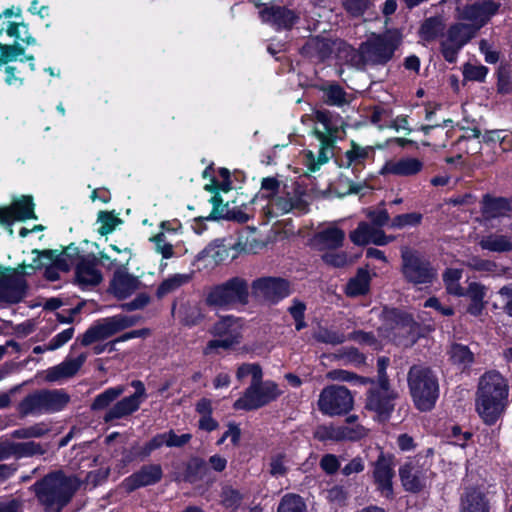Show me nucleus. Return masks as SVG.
Wrapping results in <instances>:
<instances>
[{
	"mask_svg": "<svg viewBox=\"0 0 512 512\" xmlns=\"http://www.w3.org/2000/svg\"><path fill=\"white\" fill-rule=\"evenodd\" d=\"M81 484L76 475L56 470L36 481L30 489L46 512H61L72 501Z\"/></svg>",
	"mask_w": 512,
	"mask_h": 512,
	"instance_id": "1",
	"label": "nucleus"
},
{
	"mask_svg": "<svg viewBox=\"0 0 512 512\" xmlns=\"http://www.w3.org/2000/svg\"><path fill=\"white\" fill-rule=\"evenodd\" d=\"M508 397L506 379L497 371L486 372L479 380L476 410L487 425H493L505 410Z\"/></svg>",
	"mask_w": 512,
	"mask_h": 512,
	"instance_id": "2",
	"label": "nucleus"
},
{
	"mask_svg": "<svg viewBox=\"0 0 512 512\" xmlns=\"http://www.w3.org/2000/svg\"><path fill=\"white\" fill-rule=\"evenodd\" d=\"M407 382L416 408L423 412L432 410L439 397V383L434 371L424 365H413L408 371Z\"/></svg>",
	"mask_w": 512,
	"mask_h": 512,
	"instance_id": "3",
	"label": "nucleus"
},
{
	"mask_svg": "<svg viewBox=\"0 0 512 512\" xmlns=\"http://www.w3.org/2000/svg\"><path fill=\"white\" fill-rule=\"evenodd\" d=\"M402 43V35L398 30H388L383 34H372L361 43L364 70L370 66H384L394 56Z\"/></svg>",
	"mask_w": 512,
	"mask_h": 512,
	"instance_id": "4",
	"label": "nucleus"
},
{
	"mask_svg": "<svg viewBox=\"0 0 512 512\" xmlns=\"http://www.w3.org/2000/svg\"><path fill=\"white\" fill-rule=\"evenodd\" d=\"M248 302L249 284L246 279L239 276L211 286L205 296L207 306L221 309L245 306Z\"/></svg>",
	"mask_w": 512,
	"mask_h": 512,
	"instance_id": "5",
	"label": "nucleus"
},
{
	"mask_svg": "<svg viewBox=\"0 0 512 512\" xmlns=\"http://www.w3.org/2000/svg\"><path fill=\"white\" fill-rule=\"evenodd\" d=\"M383 320L387 336L398 346H413L421 335V327L413 316L397 308L384 309Z\"/></svg>",
	"mask_w": 512,
	"mask_h": 512,
	"instance_id": "6",
	"label": "nucleus"
},
{
	"mask_svg": "<svg viewBox=\"0 0 512 512\" xmlns=\"http://www.w3.org/2000/svg\"><path fill=\"white\" fill-rule=\"evenodd\" d=\"M401 273L414 286H430L438 277L436 267L421 252L407 246L401 248Z\"/></svg>",
	"mask_w": 512,
	"mask_h": 512,
	"instance_id": "7",
	"label": "nucleus"
},
{
	"mask_svg": "<svg viewBox=\"0 0 512 512\" xmlns=\"http://www.w3.org/2000/svg\"><path fill=\"white\" fill-rule=\"evenodd\" d=\"M315 119L317 122L323 125V130L315 129L314 133L317 139L321 143V147L319 149L317 161H315L314 155L312 152L308 153V168L311 171H316L319 167L326 163L329 158L332 156V148L338 138L339 133V124L337 121H334L333 115L328 110H318L315 113Z\"/></svg>",
	"mask_w": 512,
	"mask_h": 512,
	"instance_id": "8",
	"label": "nucleus"
},
{
	"mask_svg": "<svg viewBox=\"0 0 512 512\" xmlns=\"http://www.w3.org/2000/svg\"><path fill=\"white\" fill-rule=\"evenodd\" d=\"M281 394L282 391L275 382L263 381L262 378H259V380L251 381L243 396L234 402L233 407L236 410H257L275 401Z\"/></svg>",
	"mask_w": 512,
	"mask_h": 512,
	"instance_id": "9",
	"label": "nucleus"
},
{
	"mask_svg": "<svg viewBox=\"0 0 512 512\" xmlns=\"http://www.w3.org/2000/svg\"><path fill=\"white\" fill-rule=\"evenodd\" d=\"M319 411L327 416L348 414L354 406L350 390L342 385H329L322 389L317 402Z\"/></svg>",
	"mask_w": 512,
	"mask_h": 512,
	"instance_id": "10",
	"label": "nucleus"
},
{
	"mask_svg": "<svg viewBox=\"0 0 512 512\" xmlns=\"http://www.w3.org/2000/svg\"><path fill=\"white\" fill-rule=\"evenodd\" d=\"M366 392L365 409L374 412L378 421H387L395 408L399 393L391 385L370 384Z\"/></svg>",
	"mask_w": 512,
	"mask_h": 512,
	"instance_id": "11",
	"label": "nucleus"
},
{
	"mask_svg": "<svg viewBox=\"0 0 512 512\" xmlns=\"http://www.w3.org/2000/svg\"><path fill=\"white\" fill-rule=\"evenodd\" d=\"M252 295L269 305H276L292 294L290 281L282 277L263 276L252 281Z\"/></svg>",
	"mask_w": 512,
	"mask_h": 512,
	"instance_id": "12",
	"label": "nucleus"
},
{
	"mask_svg": "<svg viewBox=\"0 0 512 512\" xmlns=\"http://www.w3.org/2000/svg\"><path fill=\"white\" fill-rule=\"evenodd\" d=\"M304 196V192L298 188L289 191L284 186L278 194L268 201L266 206L267 213L271 217L287 214L291 211H297L301 214L307 213L308 202Z\"/></svg>",
	"mask_w": 512,
	"mask_h": 512,
	"instance_id": "13",
	"label": "nucleus"
},
{
	"mask_svg": "<svg viewBox=\"0 0 512 512\" xmlns=\"http://www.w3.org/2000/svg\"><path fill=\"white\" fill-rule=\"evenodd\" d=\"M477 32V26L456 23L447 31L446 38L441 42V53L449 63H454L461 48L469 42Z\"/></svg>",
	"mask_w": 512,
	"mask_h": 512,
	"instance_id": "14",
	"label": "nucleus"
},
{
	"mask_svg": "<svg viewBox=\"0 0 512 512\" xmlns=\"http://www.w3.org/2000/svg\"><path fill=\"white\" fill-rule=\"evenodd\" d=\"M376 451L378 456L373 462V480L376 490L386 499H393L394 458L390 454H385L380 448H376Z\"/></svg>",
	"mask_w": 512,
	"mask_h": 512,
	"instance_id": "15",
	"label": "nucleus"
},
{
	"mask_svg": "<svg viewBox=\"0 0 512 512\" xmlns=\"http://www.w3.org/2000/svg\"><path fill=\"white\" fill-rule=\"evenodd\" d=\"M5 31L10 37L15 38V42L13 45L0 43V68L24 54L25 50L19 44V41L26 45H33L36 42L35 38L29 34L28 27L24 23L9 22Z\"/></svg>",
	"mask_w": 512,
	"mask_h": 512,
	"instance_id": "16",
	"label": "nucleus"
},
{
	"mask_svg": "<svg viewBox=\"0 0 512 512\" xmlns=\"http://www.w3.org/2000/svg\"><path fill=\"white\" fill-rule=\"evenodd\" d=\"M128 254L125 262L115 270L109 284V292L118 300H124L135 293L141 286V281L137 276L130 274L127 265L131 258L129 249L124 250Z\"/></svg>",
	"mask_w": 512,
	"mask_h": 512,
	"instance_id": "17",
	"label": "nucleus"
},
{
	"mask_svg": "<svg viewBox=\"0 0 512 512\" xmlns=\"http://www.w3.org/2000/svg\"><path fill=\"white\" fill-rule=\"evenodd\" d=\"M314 438L321 442L359 440L367 435V430L359 424L354 426H335L333 424L318 425L314 430Z\"/></svg>",
	"mask_w": 512,
	"mask_h": 512,
	"instance_id": "18",
	"label": "nucleus"
},
{
	"mask_svg": "<svg viewBox=\"0 0 512 512\" xmlns=\"http://www.w3.org/2000/svg\"><path fill=\"white\" fill-rule=\"evenodd\" d=\"M335 42L327 37L313 36L307 39L300 53L312 62L323 63L335 52Z\"/></svg>",
	"mask_w": 512,
	"mask_h": 512,
	"instance_id": "19",
	"label": "nucleus"
},
{
	"mask_svg": "<svg viewBox=\"0 0 512 512\" xmlns=\"http://www.w3.org/2000/svg\"><path fill=\"white\" fill-rule=\"evenodd\" d=\"M163 477V470L159 464L143 465L138 471L125 478L123 487L127 492H133L139 488L155 485Z\"/></svg>",
	"mask_w": 512,
	"mask_h": 512,
	"instance_id": "20",
	"label": "nucleus"
},
{
	"mask_svg": "<svg viewBox=\"0 0 512 512\" xmlns=\"http://www.w3.org/2000/svg\"><path fill=\"white\" fill-rule=\"evenodd\" d=\"M512 204L508 198L493 196L486 193L480 201V213L485 223L491 224L493 220L509 216Z\"/></svg>",
	"mask_w": 512,
	"mask_h": 512,
	"instance_id": "21",
	"label": "nucleus"
},
{
	"mask_svg": "<svg viewBox=\"0 0 512 512\" xmlns=\"http://www.w3.org/2000/svg\"><path fill=\"white\" fill-rule=\"evenodd\" d=\"M399 476L404 489L411 493H419L427 486V471L418 463L409 461L399 469Z\"/></svg>",
	"mask_w": 512,
	"mask_h": 512,
	"instance_id": "22",
	"label": "nucleus"
},
{
	"mask_svg": "<svg viewBox=\"0 0 512 512\" xmlns=\"http://www.w3.org/2000/svg\"><path fill=\"white\" fill-rule=\"evenodd\" d=\"M75 277L82 287L96 286L102 282L103 276L98 269L95 254H88L79 259L75 267Z\"/></svg>",
	"mask_w": 512,
	"mask_h": 512,
	"instance_id": "23",
	"label": "nucleus"
},
{
	"mask_svg": "<svg viewBox=\"0 0 512 512\" xmlns=\"http://www.w3.org/2000/svg\"><path fill=\"white\" fill-rule=\"evenodd\" d=\"M350 239L355 245L373 243L383 246L394 240V236L385 235L384 231L367 222H360L357 228L350 233Z\"/></svg>",
	"mask_w": 512,
	"mask_h": 512,
	"instance_id": "24",
	"label": "nucleus"
},
{
	"mask_svg": "<svg viewBox=\"0 0 512 512\" xmlns=\"http://www.w3.org/2000/svg\"><path fill=\"white\" fill-rule=\"evenodd\" d=\"M263 22L269 23L276 29H291L300 19L299 15L283 6L265 7L260 11Z\"/></svg>",
	"mask_w": 512,
	"mask_h": 512,
	"instance_id": "25",
	"label": "nucleus"
},
{
	"mask_svg": "<svg viewBox=\"0 0 512 512\" xmlns=\"http://www.w3.org/2000/svg\"><path fill=\"white\" fill-rule=\"evenodd\" d=\"M496 12L497 5L487 0H479L464 6L460 12V18L470 21L469 25L477 26L479 30Z\"/></svg>",
	"mask_w": 512,
	"mask_h": 512,
	"instance_id": "26",
	"label": "nucleus"
},
{
	"mask_svg": "<svg viewBox=\"0 0 512 512\" xmlns=\"http://www.w3.org/2000/svg\"><path fill=\"white\" fill-rule=\"evenodd\" d=\"M87 359L86 353H81L76 358H66L60 364L48 368L45 371V380L47 382H57L62 379L71 378L77 374Z\"/></svg>",
	"mask_w": 512,
	"mask_h": 512,
	"instance_id": "27",
	"label": "nucleus"
},
{
	"mask_svg": "<svg viewBox=\"0 0 512 512\" xmlns=\"http://www.w3.org/2000/svg\"><path fill=\"white\" fill-rule=\"evenodd\" d=\"M422 169V161L417 158L406 157L387 161L380 173L382 175L392 174L401 177H410L418 174Z\"/></svg>",
	"mask_w": 512,
	"mask_h": 512,
	"instance_id": "28",
	"label": "nucleus"
},
{
	"mask_svg": "<svg viewBox=\"0 0 512 512\" xmlns=\"http://www.w3.org/2000/svg\"><path fill=\"white\" fill-rule=\"evenodd\" d=\"M32 254H35L36 257L33 259L32 263L29 265L32 269H41L46 268L48 266H55L60 269L62 272H68V264L64 261L63 256H59L57 250H32Z\"/></svg>",
	"mask_w": 512,
	"mask_h": 512,
	"instance_id": "29",
	"label": "nucleus"
},
{
	"mask_svg": "<svg viewBox=\"0 0 512 512\" xmlns=\"http://www.w3.org/2000/svg\"><path fill=\"white\" fill-rule=\"evenodd\" d=\"M345 233L338 227H328L315 234L314 240L320 250H336L342 247Z\"/></svg>",
	"mask_w": 512,
	"mask_h": 512,
	"instance_id": "30",
	"label": "nucleus"
},
{
	"mask_svg": "<svg viewBox=\"0 0 512 512\" xmlns=\"http://www.w3.org/2000/svg\"><path fill=\"white\" fill-rule=\"evenodd\" d=\"M17 410L21 417L46 414L43 389L25 396L18 404Z\"/></svg>",
	"mask_w": 512,
	"mask_h": 512,
	"instance_id": "31",
	"label": "nucleus"
},
{
	"mask_svg": "<svg viewBox=\"0 0 512 512\" xmlns=\"http://www.w3.org/2000/svg\"><path fill=\"white\" fill-rule=\"evenodd\" d=\"M140 405L133 397H124L107 410L103 420L108 423L113 420L126 418L136 412Z\"/></svg>",
	"mask_w": 512,
	"mask_h": 512,
	"instance_id": "32",
	"label": "nucleus"
},
{
	"mask_svg": "<svg viewBox=\"0 0 512 512\" xmlns=\"http://www.w3.org/2000/svg\"><path fill=\"white\" fill-rule=\"evenodd\" d=\"M9 212V219L7 222H0L1 224H9L14 220L23 221L26 219H35L34 204L31 197H23L15 201L10 207L0 208Z\"/></svg>",
	"mask_w": 512,
	"mask_h": 512,
	"instance_id": "33",
	"label": "nucleus"
},
{
	"mask_svg": "<svg viewBox=\"0 0 512 512\" xmlns=\"http://www.w3.org/2000/svg\"><path fill=\"white\" fill-rule=\"evenodd\" d=\"M334 53H336V57L339 60L346 62L356 69L364 70L361 45L358 49H355L344 41L336 40Z\"/></svg>",
	"mask_w": 512,
	"mask_h": 512,
	"instance_id": "34",
	"label": "nucleus"
},
{
	"mask_svg": "<svg viewBox=\"0 0 512 512\" xmlns=\"http://www.w3.org/2000/svg\"><path fill=\"white\" fill-rule=\"evenodd\" d=\"M460 512H489L485 495L476 489H468L461 497Z\"/></svg>",
	"mask_w": 512,
	"mask_h": 512,
	"instance_id": "35",
	"label": "nucleus"
},
{
	"mask_svg": "<svg viewBox=\"0 0 512 512\" xmlns=\"http://www.w3.org/2000/svg\"><path fill=\"white\" fill-rule=\"evenodd\" d=\"M194 272L191 273H176L164 279L157 287L155 295L158 299H162L168 294H171L184 285L190 283L193 279Z\"/></svg>",
	"mask_w": 512,
	"mask_h": 512,
	"instance_id": "36",
	"label": "nucleus"
},
{
	"mask_svg": "<svg viewBox=\"0 0 512 512\" xmlns=\"http://www.w3.org/2000/svg\"><path fill=\"white\" fill-rule=\"evenodd\" d=\"M46 414L62 411L70 402V395L64 389H43Z\"/></svg>",
	"mask_w": 512,
	"mask_h": 512,
	"instance_id": "37",
	"label": "nucleus"
},
{
	"mask_svg": "<svg viewBox=\"0 0 512 512\" xmlns=\"http://www.w3.org/2000/svg\"><path fill=\"white\" fill-rule=\"evenodd\" d=\"M241 325L239 323V318H236L232 315H227L221 317L211 328L210 332L216 337H232L235 336L236 339L241 338L240 333Z\"/></svg>",
	"mask_w": 512,
	"mask_h": 512,
	"instance_id": "38",
	"label": "nucleus"
},
{
	"mask_svg": "<svg viewBox=\"0 0 512 512\" xmlns=\"http://www.w3.org/2000/svg\"><path fill=\"white\" fill-rule=\"evenodd\" d=\"M178 317L181 324L192 327L204 319V314L199 303L186 301L180 305Z\"/></svg>",
	"mask_w": 512,
	"mask_h": 512,
	"instance_id": "39",
	"label": "nucleus"
},
{
	"mask_svg": "<svg viewBox=\"0 0 512 512\" xmlns=\"http://www.w3.org/2000/svg\"><path fill=\"white\" fill-rule=\"evenodd\" d=\"M449 361L460 370H465L474 362V354L469 347L459 343H453L448 352Z\"/></svg>",
	"mask_w": 512,
	"mask_h": 512,
	"instance_id": "40",
	"label": "nucleus"
},
{
	"mask_svg": "<svg viewBox=\"0 0 512 512\" xmlns=\"http://www.w3.org/2000/svg\"><path fill=\"white\" fill-rule=\"evenodd\" d=\"M483 250L505 253L512 251V235L490 234L479 242Z\"/></svg>",
	"mask_w": 512,
	"mask_h": 512,
	"instance_id": "41",
	"label": "nucleus"
},
{
	"mask_svg": "<svg viewBox=\"0 0 512 512\" xmlns=\"http://www.w3.org/2000/svg\"><path fill=\"white\" fill-rule=\"evenodd\" d=\"M485 286L481 285L477 282H471L467 290L465 291V295L469 297L471 303L467 308V312L473 316H479L484 309V297L486 294Z\"/></svg>",
	"mask_w": 512,
	"mask_h": 512,
	"instance_id": "42",
	"label": "nucleus"
},
{
	"mask_svg": "<svg viewBox=\"0 0 512 512\" xmlns=\"http://www.w3.org/2000/svg\"><path fill=\"white\" fill-rule=\"evenodd\" d=\"M370 284L369 272L365 269H359L355 277L351 278L345 289L349 297L362 296L368 293Z\"/></svg>",
	"mask_w": 512,
	"mask_h": 512,
	"instance_id": "43",
	"label": "nucleus"
},
{
	"mask_svg": "<svg viewBox=\"0 0 512 512\" xmlns=\"http://www.w3.org/2000/svg\"><path fill=\"white\" fill-rule=\"evenodd\" d=\"M323 101L329 106L341 107L348 104L347 93L338 83H329L321 87Z\"/></svg>",
	"mask_w": 512,
	"mask_h": 512,
	"instance_id": "44",
	"label": "nucleus"
},
{
	"mask_svg": "<svg viewBox=\"0 0 512 512\" xmlns=\"http://www.w3.org/2000/svg\"><path fill=\"white\" fill-rule=\"evenodd\" d=\"M208 473V464L199 457L191 458L186 464L184 480L189 483L201 481Z\"/></svg>",
	"mask_w": 512,
	"mask_h": 512,
	"instance_id": "45",
	"label": "nucleus"
},
{
	"mask_svg": "<svg viewBox=\"0 0 512 512\" xmlns=\"http://www.w3.org/2000/svg\"><path fill=\"white\" fill-rule=\"evenodd\" d=\"M125 387L122 385L111 387L100 393L93 400L90 408L93 411L104 410L110 404L125 392Z\"/></svg>",
	"mask_w": 512,
	"mask_h": 512,
	"instance_id": "46",
	"label": "nucleus"
},
{
	"mask_svg": "<svg viewBox=\"0 0 512 512\" xmlns=\"http://www.w3.org/2000/svg\"><path fill=\"white\" fill-rule=\"evenodd\" d=\"M444 27L445 25L440 17H430L422 23L419 35L424 41L431 42L443 32Z\"/></svg>",
	"mask_w": 512,
	"mask_h": 512,
	"instance_id": "47",
	"label": "nucleus"
},
{
	"mask_svg": "<svg viewBox=\"0 0 512 512\" xmlns=\"http://www.w3.org/2000/svg\"><path fill=\"white\" fill-rule=\"evenodd\" d=\"M313 338L323 344L339 345L346 341V335L335 329L320 326L313 333Z\"/></svg>",
	"mask_w": 512,
	"mask_h": 512,
	"instance_id": "48",
	"label": "nucleus"
},
{
	"mask_svg": "<svg viewBox=\"0 0 512 512\" xmlns=\"http://www.w3.org/2000/svg\"><path fill=\"white\" fill-rule=\"evenodd\" d=\"M277 512H308L306 503L298 494H285L277 507Z\"/></svg>",
	"mask_w": 512,
	"mask_h": 512,
	"instance_id": "49",
	"label": "nucleus"
},
{
	"mask_svg": "<svg viewBox=\"0 0 512 512\" xmlns=\"http://www.w3.org/2000/svg\"><path fill=\"white\" fill-rule=\"evenodd\" d=\"M371 152L372 147H362L356 142L351 141V148L345 152L347 166L363 164Z\"/></svg>",
	"mask_w": 512,
	"mask_h": 512,
	"instance_id": "50",
	"label": "nucleus"
},
{
	"mask_svg": "<svg viewBox=\"0 0 512 512\" xmlns=\"http://www.w3.org/2000/svg\"><path fill=\"white\" fill-rule=\"evenodd\" d=\"M46 449L40 443L34 441L28 442H14V457H32L34 455H43Z\"/></svg>",
	"mask_w": 512,
	"mask_h": 512,
	"instance_id": "51",
	"label": "nucleus"
},
{
	"mask_svg": "<svg viewBox=\"0 0 512 512\" xmlns=\"http://www.w3.org/2000/svg\"><path fill=\"white\" fill-rule=\"evenodd\" d=\"M50 431L45 423H36L29 427L19 428L11 433L15 439H30L44 436Z\"/></svg>",
	"mask_w": 512,
	"mask_h": 512,
	"instance_id": "52",
	"label": "nucleus"
},
{
	"mask_svg": "<svg viewBox=\"0 0 512 512\" xmlns=\"http://www.w3.org/2000/svg\"><path fill=\"white\" fill-rule=\"evenodd\" d=\"M288 458L285 453L277 452L273 454L269 462V473L273 477H283L288 472Z\"/></svg>",
	"mask_w": 512,
	"mask_h": 512,
	"instance_id": "53",
	"label": "nucleus"
},
{
	"mask_svg": "<svg viewBox=\"0 0 512 512\" xmlns=\"http://www.w3.org/2000/svg\"><path fill=\"white\" fill-rule=\"evenodd\" d=\"M210 203L212 204L213 208L208 217H206L207 220H220L225 219L227 220V216H229L231 209L228 207V203H224L222 197L219 195V193H215L210 199Z\"/></svg>",
	"mask_w": 512,
	"mask_h": 512,
	"instance_id": "54",
	"label": "nucleus"
},
{
	"mask_svg": "<svg viewBox=\"0 0 512 512\" xmlns=\"http://www.w3.org/2000/svg\"><path fill=\"white\" fill-rule=\"evenodd\" d=\"M376 0H342L343 7L353 17L362 16Z\"/></svg>",
	"mask_w": 512,
	"mask_h": 512,
	"instance_id": "55",
	"label": "nucleus"
},
{
	"mask_svg": "<svg viewBox=\"0 0 512 512\" xmlns=\"http://www.w3.org/2000/svg\"><path fill=\"white\" fill-rule=\"evenodd\" d=\"M151 241L154 243L156 252L161 254L163 258L170 259L174 256V246L168 241L163 231L153 236Z\"/></svg>",
	"mask_w": 512,
	"mask_h": 512,
	"instance_id": "56",
	"label": "nucleus"
},
{
	"mask_svg": "<svg viewBox=\"0 0 512 512\" xmlns=\"http://www.w3.org/2000/svg\"><path fill=\"white\" fill-rule=\"evenodd\" d=\"M328 375L331 379L338 380V381H345V382L356 381L362 385L374 384L373 378L358 376L357 374H355L353 372H349V371L342 370V369H336V370L330 371Z\"/></svg>",
	"mask_w": 512,
	"mask_h": 512,
	"instance_id": "57",
	"label": "nucleus"
},
{
	"mask_svg": "<svg viewBox=\"0 0 512 512\" xmlns=\"http://www.w3.org/2000/svg\"><path fill=\"white\" fill-rule=\"evenodd\" d=\"M497 92L500 94L512 92V75L507 65H501L497 70Z\"/></svg>",
	"mask_w": 512,
	"mask_h": 512,
	"instance_id": "58",
	"label": "nucleus"
},
{
	"mask_svg": "<svg viewBox=\"0 0 512 512\" xmlns=\"http://www.w3.org/2000/svg\"><path fill=\"white\" fill-rule=\"evenodd\" d=\"M422 221V214L418 212L400 214L395 216L390 223L392 228L402 229L404 227L418 226Z\"/></svg>",
	"mask_w": 512,
	"mask_h": 512,
	"instance_id": "59",
	"label": "nucleus"
},
{
	"mask_svg": "<svg viewBox=\"0 0 512 512\" xmlns=\"http://www.w3.org/2000/svg\"><path fill=\"white\" fill-rule=\"evenodd\" d=\"M465 266L471 270L485 273H493L497 270V264L494 261L482 259L478 256L468 258Z\"/></svg>",
	"mask_w": 512,
	"mask_h": 512,
	"instance_id": "60",
	"label": "nucleus"
},
{
	"mask_svg": "<svg viewBox=\"0 0 512 512\" xmlns=\"http://www.w3.org/2000/svg\"><path fill=\"white\" fill-rule=\"evenodd\" d=\"M488 74V68L484 65L466 63L463 66V77L468 81L483 82Z\"/></svg>",
	"mask_w": 512,
	"mask_h": 512,
	"instance_id": "61",
	"label": "nucleus"
},
{
	"mask_svg": "<svg viewBox=\"0 0 512 512\" xmlns=\"http://www.w3.org/2000/svg\"><path fill=\"white\" fill-rule=\"evenodd\" d=\"M240 343L239 339H236L235 336L232 337H219V339L210 340L205 349L204 354L209 355L214 351H217L219 348L228 350L231 349L234 345Z\"/></svg>",
	"mask_w": 512,
	"mask_h": 512,
	"instance_id": "62",
	"label": "nucleus"
},
{
	"mask_svg": "<svg viewBox=\"0 0 512 512\" xmlns=\"http://www.w3.org/2000/svg\"><path fill=\"white\" fill-rule=\"evenodd\" d=\"M347 340L355 341L361 345L373 347L374 349H377L379 346V342L373 332H365L362 330L353 331L346 336V341Z\"/></svg>",
	"mask_w": 512,
	"mask_h": 512,
	"instance_id": "63",
	"label": "nucleus"
},
{
	"mask_svg": "<svg viewBox=\"0 0 512 512\" xmlns=\"http://www.w3.org/2000/svg\"><path fill=\"white\" fill-rule=\"evenodd\" d=\"M98 221L101 223L98 232L101 235H107L115 229V226L119 222V219L116 216H114L111 212L100 211L98 214Z\"/></svg>",
	"mask_w": 512,
	"mask_h": 512,
	"instance_id": "64",
	"label": "nucleus"
}]
</instances>
